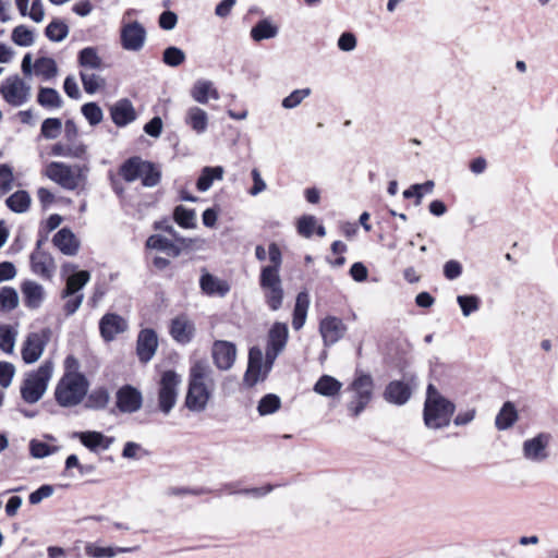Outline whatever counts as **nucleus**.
I'll return each mask as SVG.
<instances>
[{"instance_id": "40", "label": "nucleus", "mask_w": 558, "mask_h": 558, "mask_svg": "<svg viewBox=\"0 0 558 558\" xmlns=\"http://www.w3.org/2000/svg\"><path fill=\"white\" fill-rule=\"evenodd\" d=\"M209 95L214 99L219 98L217 89L213 88V83L206 80L197 81L191 90V96L199 104H207Z\"/></svg>"}, {"instance_id": "63", "label": "nucleus", "mask_w": 558, "mask_h": 558, "mask_svg": "<svg viewBox=\"0 0 558 558\" xmlns=\"http://www.w3.org/2000/svg\"><path fill=\"white\" fill-rule=\"evenodd\" d=\"M178 23V15L171 10L161 12L158 17V25L163 31H172Z\"/></svg>"}, {"instance_id": "8", "label": "nucleus", "mask_w": 558, "mask_h": 558, "mask_svg": "<svg viewBox=\"0 0 558 558\" xmlns=\"http://www.w3.org/2000/svg\"><path fill=\"white\" fill-rule=\"evenodd\" d=\"M258 283L267 306L276 312L281 308L284 291L280 275L259 274Z\"/></svg>"}, {"instance_id": "53", "label": "nucleus", "mask_w": 558, "mask_h": 558, "mask_svg": "<svg viewBox=\"0 0 558 558\" xmlns=\"http://www.w3.org/2000/svg\"><path fill=\"white\" fill-rule=\"evenodd\" d=\"M81 112L92 126L99 124L104 119L102 109L95 101L84 104Z\"/></svg>"}, {"instance_id": "48", "label": "nucleus", "mask_w": 558, "mask_h": 558, "mask_svg": "<svg viewBox=\"0 0 558 558\" xmlns=\"http://www.w3.org/2000/svg\"><path fill=\"white\" fill-rule=\"evenodd\" d=\"M11 39L16 46L29 47L35 41V35L27 26L17 25L12 29Z\"/></svg>"}, {"instance_id": "37", "label": "nucleus", "mask_w": 558, "mask_h": 558, "mask_svg": "<svg viewBox=\"0 0 558 558\" xmlns=\"http://www.w3.org/2000/svg\"><path fill=\"white\" fill-rule=\"evenodd\" d=\"M32 198L27 191L19 190L5 199V205L16 214L26 213L31 207Z\"/></svg>"}, {"instance_id": "54", "label": "nucleus", "mask_w": 558, "mask_h": 558, "mask_svg": "<svg viewBox=\"0 0 558 558\" xmlns=\"http://www.w3.org/2000/svg\"><path fill=\"white\" fill-rule=\"evenodd\" d=\"M62 130V121L59 118H47L43 121L40 134L47 140L57 138Z\"/></svg>"}, {"instance_id": "19", "label": "nucleus", "mask_w": 558, "mask_h": 558, "mask_svg": "<svg viewBox=\"0 0 558 558\" xmlns=\"http://www.w3.org/2000/svg\"><path fill=\"white\" fill-rule=\"evenodd\" d=\"M110 117L118 128H124L136 120V111L130 99L122 98L110 107Z\"/></svg>"}, {"instance_id": "39", "label": "nucleus", "mask_w": 558, "mask_h": 558, "mask_svg": "<svg viewBox=\"0 0 558 558\" xmlns=\"http://www.w3.org/2000/svg\"><path fill=\"white\" fill-rule=\"evenodd\" d=\"M77 63L81 68L99 70L102 66V60L98 54L97 48L85 47L77 53Z\"/></svg>"}, {"instance_id": "21", "label": "nucleus", "mask_w": 558, "mask_h": 558, "mask_svg": "<svg viewBox=\"0 0 558 558\" xmlns=\"http://www.w3.org/2000/svg\"><path fill=\"white\" fill-rule=\"evenodd\" d=\"M53 245L66 256H74L80 250V241L70 228H61L52 238Z\"/></svg>"}, {"instance_id": "7", "label": "nucleus", "mask_w": 558, "mask_h": 558, "mask_svg": "<svg viewBox=\"0 0 558 558\" xmlns=\"http://www.w3.org/2000/svg\"><path fill=\"white\" fill-rule=\"evenodd\" d=\"M181 381V376L173 369L162 373L158 391V407L163 414H169L175 405L178 387Z\"/></svg>"}, {"instance_id": "50", "label": "nucleus", "mask_w": 558, "mask_h": 558, "mask_svg": "<svg viewBox=\"0 0 558 558\" xmlns=\"http://www.w3.org/2000/svg\"><path fill=\"white\" fill-rule=\"evenodd\" d=\"M19 305L17 291L12 287H2L0 289V311L10 312Z\"/></svg>"}, {"instance_id": "25", "label": "nucleus", "mask_w": 558, "mask_h": 558, "mask_svg": "<svg viewBox=\"0 0 558 558\" xmlns=\"http://www.w3.org/2000/svg\"><path fill=\"white\" fill-rule=\"evenodd\" d=\"M195 332L194 324L184 316L171 320L170 335L179 343L186 344L192 341Z\"/></svg>"}, {"instance_id": "17", "label": "nucleus", "mask_w": 558, "mask_h": 558, "mask_svg": "<svg viewBox=\"0 0 558 558\" xmlns=\"http://www.w3.org/2000/svg\"><path fill=\"white\" fill-rule=\"evenodd\" d=\"M264 367V354L259 347L254 345L248 350L247 367L243 381L247 387H253L259 380Z\"/></svg>"}, {"instance_id": "12", "label": "nucleus", "mask_w": 558, "mask_h": 558, "mask_svg": "<svg viewBox=\"0 0 558 558\" xmlns=\"http://www.w3.org/2000/svg\"><path fill=\"white\" fill-rule=\"evenodd\" d=\"M116 399L117 408L122 413H134L138 411L143 404L142 392L128 384L118 389Z\"/></svg>"}, {"instance_id": "46", "label": "nucleus", "mask_w": 558, "mask_h": 558, "mask_svg": "<svg viewBox=\"0 0 558 558\" xmlns=\"http://www.w3.org/2000/svg\"><path fill=\"white\" fill-rule=\"evenodd\" d=\"M37 102L44 108H60L62 98L57 89L52 87H40L37 95Z\"/></svg>"}, {"instance_id": "15", "label": "nucleus", "mask_w": 558, "mask_h": 558, "mask_svg": "<svg viewBox=\"0 0 558 558\" xmlns=\"http://www.w3.org/2000/svg\"><path fill=\"white\" fill-rule=\"evenodd\" d=\"M345 331L347 326L339 317L327 316L319 323V332L326 347L337 343L343 338Z\"/></svg>"}, {"instance_id": "14", "label": "nucleus", "mask_w": 558, "mask_h": 558, "mask_svg": "<svg viewBox=\"0 0 558 558\" xmlns=\"http://www.w3.org/2000/svg\"><path fill=\"white\" fill-rule=\"evenodd\" d=\"M157 348V332L151 328L142 329L136 340V354L140 362L148 363L154 357Z\"/></svg>"}, {"instance_id": "42", "label": "nucleus", "mask_w": 558, "mask_h": 558, "mask_svg": "<svg viewBox=\"0 0 558 558\" xmlns=\"http://www.w3.org/2000/svg\"><path fill=\"white\" fill-rule=\"evenodd\" d=\"M173 220L183 229H193L196 227V213L192 208L178 205L173 209Z\"/></svg>"}, {"instance_id": "51", "label": "nucleus", "mask_w": 558, "mask_h": 558, "mask_svg": "<svg viewBox=\"0 0 558 558\" xmlns=\"http://www.w3.org/2000/svg\"><path fill=\"white\" fill-rule=\"evenodd\" d=\"M80 77L83 84L84 90L93 95L95 94L99 88L104 87L106 85V80L97 74H89L86 72L81 71Z\"/></svg>"}, {"instance_id": "24", "label": "nucleus", "mask_w": 558, "mask_h": 558, "mask_svg": "<svg viewBox=\"0 0 558 558\" xmlns=\"http://www.w3.org/2000/svg\"><path fill=\"white\" fill-rule=\"evenodd\" d=\"M548 444V436L546 434H538L537 436L527 439L523 442L524 457L532 461H543L548 454L546 447Z\"/></svg>"}, {"instance_id": "61", "label": "nucleus", "mask_w": 558, "mask_h": 558, "mask_svg": "<svg viewBox=\"0 0 558 558\" xmlns=\"http://www.w3.org/2000/svg\"><path fill=\"white\" fill-rule=\"evenodd\" d=\"M442 271L446 279L456 280L462 275L463 267L459 260L450 259L445 263Z\"/></svg>"}, {"instance_id": "33", "label": "nucleus", "mask_w": 558, "mask_h": 558, "mask_svg": "<svg viewBox=\"0 0 558 558\" xmlns=\"http://www.w3.org/2000/svg\"><path fill=\"white\" fill-rule=\"evenodd\" d=\"M342 388V383L339 381L331 375H322L318 380L315 383L313 390L323 396L332 398L337 396Z\"/></svg>"}, {"instance_id": "62", "label": "nucleus", "mask_w": 558, "mask_h": 558, "mask_svg": "<svg viewBox=\"0 0 558 558\" xmlns=\"http://www.w3.org/2000/svg\"><path fill=\"white\" fill-rule=\"evenodd\" d=\"M15 374V367L10 362H0V386L8 388Z\"/></svg>"}, {"instance_id": "38", "label": "nucleus", "mask_w": 558, "mask_h": 558, "mask_svg": "<svg viewBox=\"0 0 558 558\" xmlns=\"http://www.w3.org/2000/svg\"><path fill=\"white\" fill-rule=\"evenodd\" d=\"M146 246L166 252L172 257H178L181 254V248L178 245H175L171 240L159 234L150 235L146 241Z\"/></svg>"}, {"instance_id": "45", "label": "nucleus", "mask_w": 558, "mask_h": 558, "mask_svg": "<svg viewBox=\"0 0 558 558\" xmlns=\"http://www.w3.org/2000/svg\"><path fill=\"white\" fill-rule=\"evenodd\" d=\"M140 179L145 187H154L160 183L161 170L158 165L153 161L145 160Z\"/></svg>"}, {"instance_id": "35", "label": "nucleus", "mask_w": 558, "mask_h": 558, "mask_svg": "<svg viewBox=\"0 0 558 558\" xmlns=\"http://www.w3.org/2000/svg\"><path fill=\"white\" fill-rule=\"evenodd\" d=\"M308 305V294L306 292H300L296 295L295 305L292 314V326L295 330H300L304 326Z\"/></svg>"}, {"instance_id": "20", "label": "nucleus", "mask_w": 558, "mask_h": 558, "mask_svg": "<svg viewBox=\"0 0 558 558\" xmlns=\"http://www.w3.org/2000/svg\"><path fill=\"white\" fill-rule=\"evenodd\" d=\"M199 287L202 292L208 296L225 298L231 290L227 280L220 279L208 271L202 274Z\"/></svg>"}, {"instance_id": "55", "label": "nucleus", "mask_w": 558, "mask_h": 558, "mask_svg": "<svg viewBox=\"0 0 558 558\" xmlns=\"http://www.w3.org/2000/svg\"><path fill=\"white\" fill-rule=\"evenodd\" d=\"M457 302L465 317L476 312L481 305V299L475 294L458 295Z\"/></svg>"}, {"instance_id": "58", "label": "nucleus", "mask_w": 558, "mask_h": 558, "mask_svg": "<svg viewBox=\"0 0 558 558\" xmlns=\"http://www.w3.org/2000/svg\"><path fill=\"white\" fill-rule=\"evenodd\" d=\"M15 343V332L9 325L0 326V349L5 353H12Z\"/></svg>"}, {"instance_id": "56", "label": "nucleus", "mask_w": 558, "mask_h": 558, "mask_svg": "<svg viewBox=\"0 0 558 558\" xmlns=\"http://www.w3.org/2000/svg\"><path fill=\"white\" fill-rule=\"evenodd\" d=\"M59 450L57 446H50L45 441L32 439L29 441V453L33 458L43 459Z\"/></svg>"}, {"instance_id": "36", "label": "nucleus", "mask_w": 558, "mask_h": 558, "mask_svg": "<svg viewBox=\"0 0 558 558\" xmlns=\"http://www.w3.org/2000/svg\"><path fill=\"white\" fill-rule=\"evenodd\" d=\"M110 400L109 391L106 387L101 386L89 393L87 392L85 397L84 408L88 410H104L108 405Z\"/></svg>"}, {"instance_id": "27", "label": "nucleus", "mask_w": 558, "mask_h": 558, "mask_svg": "<svg viewBox=\"0 0 558 558\" xmlns=\"http://www.w3.org/2000/svg\"><path fill=\"white\" fill-rule=\"evenodd\" d=\"M90 272L88 270H80L66 277L65 287L61 291V298L68 299L74 294L82 293L81 290L89 282Z\"/></svg>"}, {"instance_id": "41", "label": "nucleus", "mask_w": 558, "mask_h": 558, "mask_svg": "<svg viewBox=\"0 0 558 558\" xmlns=\"http://www.w3.org/2000/svg\"><path fill=\"white\" fill-rule=\"evenodd\" d=\"M185 122L196 132L204 133L207 129L208 117L199 107H192L187 111Z\"/></svg>"}, {"instance_id": "44", "label": "nucleus", "mask_w": 558, "mask_h": 558, "mask_svg": "<svg viewBox=\"0 0 558 558\" xmlns=\"http://www.w3.org/2000/svg\"><path fill=\"white\" fill-rule=\"evenodd\" d=\"M68 24L59 19H53L45 28L46 37L54 43L64 40L69 35Z\"/></svg>"}, {"instance_id": "60", "label": "nucleus", "mask_w": 558, "mask_h": 558, "mask_svg": "<svg viewBox=\"0 0 558 558\" xmlns=\"http://www.w3.org/2000/svg\"><path fill=\"white\" fill-rule=\"evenodd\" d=\"M54 488L50 484H44L29 494L28 501L31 505H38L43 499L50 497Z\"/></svg>"}, {"instance_id": "32", "label": "nucleus", "mask_w": 558, "mask_h": 558, "mask_svg": "<svg viewBox=\"0 0 558 558\" xmlns=\"http://www.w3.org/2000/svg\"><path fill=\"white\" fill-rule=\"evenodd\" d=\"M140 547L133 546V547H100L93 543H89L85 546V554L88 557L93 558H112L117 554H124V553H133L136 551Z\"/></svg>"}, {"instance_id": "3", "label": "nucleus", "mask_w": 558, "mask_h": 558, "mask_svg": "<svg viewBox=\"0 0 558 558\" xmlns=\"http://www.w3.org/2000/svg\"><path fill=\"white\" fill-rule=\"evenodd\" d=\"M89 388L87 377L81 372H64L54 389V399L62 408L78 405Z\"/></svg>"}, {"instance_id": "29", "label": "nucleus", "mask_w": 558, "mask_h": 558, "mask_svg": "<svg viewBox=\"0 0 558 558\" xmlns=\"http://www.w3.org/2000/svg\"><path fill=\"white\" fill-rule=\"evenodd\" d=\"M279 33V28L275 25L269 17L259 20L250 32L251 38L256 41H263L275 38Z\"/></svg>"}, {"instance_id": "2", "label": "nucleus", "mask_w": 558, "mask_h": 558, "mask_svg": "<svg viewBox=\"0 0 558 558\" xmlns=\"http://www.w3.org/2000/svg\"><path fill=\"white\" fill-rule=\"evenodd\" d=\"M456 411V404L428 384L423 408V421L429 429L448 427Z\"/></svg>"}, {"instance_id": "47", "label": "nucleus", "mask_w": 558, "mask_h": 558, "mask_svg": "<svg viewBox=\"0 0 558 558\" xmlns=\"http://www.w3.org/2000/svg\"><path fill=\"white\" fill-rule=\"evenodd\" d=\"M281 407V399L275 393H266L260 398L257 411L260 416L274 414Z\"/></svg>"}, {"instance_id": "31", "label": "nucleus", "mask_w": 558, "mask_h": 558, "mask_svg": "<svg viewBox=\"0 0 558 558\" xmlns=\"http://www.w3.org/2000/svg\"><path fill=\"white\" fill-rule=\"evenodd\" d=\"M225 169L222 166H206L201 170L199 177L196 180V189L199 192L208 191L215 180H222Z\"/></svg>"}, {"instance_id": "1", "label": "nucleus", "mask_w": 558, "mask_h": 558, "mask_svg": "<svg viewBox=\"0 0 558 558\" xmlns=\"http://www.w3.org/2000/svg\"><path fill=\"white\" fill-rule=\"evenodd\" d=\"M211 373V368L202 361L190 368L184 405L191 412L201 413L206 410L215 387Z\"/></svg>"}, {"instance_id": "4", "label": "nucleus", "mask_w": 558, "mask_h": 558, "mask_svg": "<svg viewBox=\"0 0 558 558\" xmlns=\"http://www.w3.org/2000/svg\"><path fill=\"white\" fill-rule=\"evenodd\" d=\"M53 363L45 361L37 369L29 372L23 380L20 392L29 404L38 402L45 395L52 376Z\"/></svg>"}, {"instance_id": "43", "label": "nucleus", "mask_w": 558, "mask_h": 558, "mask_svg": "<svg viewBox=\"0 0 558 558\" xmlns=\"http://www.w3.org/2000/svg\"><path fill=\"white\" fill-rule=\"evenodd\" d=\"M268 256L270 264L263 266L260 269L262 274L280 275L282 265V253L277 243L271 242L268 245Z\"/></svg>"}, {"instance_id": "13", "label": "nucleus", "mask_w": 558, "mask_h": 558, "mask_svg": "<svg viewBox=\"0 0 558 558\" xmlns=\"http://www.w3.org/2000/svg\"><path fill=\"white\" fill-rule=\"evenodd\" d=\"M211 355L218 369H230L236 357V347L227 340H216L213 344Z\"/></svg>"}, {"instance_id": "30", "label": "nucleus", "mask_w": 558, "mask_h": 558, "mask_svg": "<svg viewBox=\"0 0 558 558\" xmlns=\"http://www.w3.org/2000/svg\"><path fill=\"white\" fill-rule=\"evenodd\" d=\"M289 329L286 323L276 322L268 331L267 345L282 351L287 344Z\"/></svg>"}, {"instance_id": "11", "label": "nucleus", "mask_w": 558, "mask_h": 558, "mask_svg": "<svg viewBox=\"0 0 558 558\" xmlns=\"http://www.w3.org/2000/svg\"><path fill=\"white\" fill-rule=\"evenodd\" d=\"M146 36V29L138 21L130 22L121 27V46L129 51H140L144 47Z\"/></svg>"}, {"instance_id": "64", "label": "nucleus", "mask_w": 558, "mask_h": 558, "mask_svg": "<svg viewBox=\"0 0 558 558\" xmlns=\"http://www.w3.org/2000/svg\"><path fill=\"white\" fill-rule=\"evenodd\" d=\"M357 44L356 37L351 32H344L338 38V48L342 51L349 52L355 49Z\"/></svg>"}, {"instance_id": "28", "label": "nucleus", "mask_w": 558, "mask_h": 558, "mask_svg": "<svg viewBox=\"0 0 558 558\" xmlns=\"http://www.w3.org/2000/svg\"><path fill=\"white\" fill-rule=\"evenodd\" d=\"M145 160L140 156H132L125 159L119 167V174L126 182H134L142 175Z\"/></svg>"}, {"instance_id": "23", "label": "nucleus", "mask_w": 558, "mask_h": 558, "mask_svg": "<svg viewBox=\"0 0 558 558\" xmlns=\"http://www.w3.org/2000/svg\"><path fill=\"white\" fill-rule=\"evenodd\" d=\"M74 436L80 439L84 447L93 452L98 451V449L107 450L114 441L113 437H108L101 432L96 430L77 432L74 433Z\"/></svg>"}, {"instance_id": "10", "label": "nucleus", "mask_w": 558, "mask_h": 558, "mask_svg": "<svg viewBox=\"0 0 558 558\" xmlns=\"http://www.w3.org/2000/svg\"><path fill=\"white\" fill-rule=\"evenodd\" d=\"M29 90L31 87L17 74L7 77L0 87L4 100L13 107L25 104L29 98Z\"/></svg>"}, {"instance_id": "49", "label": "nucleus", "mask_w": 558, "mask_h": 558, "mask_svg": "<svg viewBox=\"0 0 558 558\" xmlns=\"http://www.w3.org/2000/svg\"><path fill=\"white\" fill-rule=\"evenodd\" d=\"M36 74H40L45 80L54 77L58 73V66L54 59L50 57H40L36 59L34 64Z\"/></svg>"}, {"instance_id": "5", "label": "nucleus", "mask_w": 558, "mask_h": 558, "mask_svg": "<svg viewBox=\"0 0 558 558\" xmlns=\"http://www.w3.org/2000/svg\"><path fill=\"white\" fill-rule=\"evenodd\" d=\"M374 379L371 374L356 372L348 389L354 392L353 400L347 404L349 414L357 417L373 398Z\"/></svg>"}, {"instance_id": "26", "label": "nucleus", "mask_w": 558, "mask_h": 558, "mask_svg": "<svg viewBox=\"0 0 558 558\" xmlns=\"http://www.w3.org/2000/svg\"><path fill=\"white\" fill-rule=\"evenodd\" d=\"M21 291L26 307L36 310L41 305L45 298V292L41 284L32 280H25L21 284Z\"/></svg>"}, {"instance_id": "34", "label": "nucleus", "mask_w": 558, "mask_h": 558, "mask_svg": "<svg viewBox=\"0 0 558 558\" xmlns=\"http://www.w3.org/2000/svg\"><path fill=\"white\" fill-rule=\"evenodd\" d=\"M518 420V411L511 401H506L495 418V425L498 430L510 428Z\"/></svg>"}, {"instance_id": "22", "label": "nucleus", "mask_w": 558, "mask_h": 558, "mask_svg": "<svg viewBox=\"0 0 558 558\" xmlns=\"http://www.w3.org/2000/svg\"><path fill=\"white\" fill-rule=\"evenodd\" d=\"M32 271L45 279H51L56 270L54 259L48 252H32L29 256Z\"/></svg>"}, {"instance_id": "9", "label": "nucleus", "mask_w": 558, "mask_h": 558, "mask_svg": "<svg viewBox=\"0 0 558 558\" xmlns=\"http://www.w3.org/2000/svg\"><path fill=\"white\" fill-rule=\"evenodd\" d=\"M51 333L50 328H43L40 331L31 332L26 337L21 350L22 360L25 364H33L40 359L50 341Z\"/></svg>"}, {"instance_id": "57", "label": "nucleus", "mask_w": 558, "mask_h": 558, "mask_svg": "<svg viewBox=\"0 0 558 558\" xmlns=\"http://www.w3.org/2000/svg\"><path fill=\"white\" fill-rule=\"evenodd\" d=\"M312 94V89L310 87L294 89L287 97H284L281 101V106L284 109H293L296 108L306 97Z\"/></svg>"}, {"instance_id": "16", "label": "nucleus", "mask_w": 558, "mask_h": 558, "mask_svg": "<svg viewBox=\"0 0 558 558\" xmlns=\"http://www.w3.org/2000/svg\"><path fill=\"white\" fill-rule=\"evenodd\" d=\"M46 175L66 190H74L77 186V181L71 167L64 162L51 161L47 166Z\"/></svg>"}, {"instance_id": "18", "label": "nucleus", "mask_w": 558, "mask_h": 558, "mask_svg": "<svg viewBox=\"0 0 558 558\" xmlns=\"http://www.w3.org/2000/svg\"><path fill=\"white\" fill-rule=\"evenodd\" d=\"M126 322L116 313H107L99 320V331L105 341H112L117 335L126 330Z\"/></svg>"}, {"instance_id": "59", "label": "nucleus", "mask_w": 558, "mask_h": 558, "mask_svg": "<svg viewBox=\"0 0 558 558\" xmlns=\"http://www.w3.org/2000/svg\"><path fill=\"white\" fill-rule=\"evenodd\" d=\"M317 219L313 215H303L298 219L296 230L298 233L306 239L314 234Z\"/></svg>"}, {"instance_id": "6", "label": "nucleus", "mask_w": 558, "mask_h": 558, "mask_svg": "<svg viewBox=\"0 0 558 558\" xmlns=\"http://www.w3.org/2000/svg\"><path fill=\"white\" fill-rule=\"evenodd\" d=\"M417 386V376L414 373H407L402 379H395L386 385L383 398L390 404L404 405L411 399Z\"/></svg>"}, {"instance_id": "52", "label": "nucleus", "mask_w": 558, "mask_h": 558, "mask_svg": "<svg viewBox=\"0 0 558 558\" xmlns=\"http://www.w3.org/2000/svg\"><path fill=\"white\" fill-rule=\"evenodd\" d=\"M185 59V52L175 46H169L162 52V62L171 68H178Z\"/></svg>"}]
</instances>
